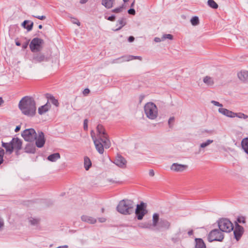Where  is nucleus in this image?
I'll list each match as a JSON object with an SVG mask.
<instances>
[{
	"instance_id": "obj_59",
	"label": "nucleus",
	"mask_w": 248,
	"mask_h": 248,
	"mask_svg": "<svg viewBox=\"0 0 248 248\" xmlns=\"http://www.w3.org/2000/svg\"><path fill=\"white\" fill-rule=\"evenodd\" d=\"M28 45V42L25 43L22 45V48L23 49H25L27 48V46Z\"/></svg>"
},
{
	"instance_id": "obj_51",
	"label": "nucleus",
	"mask_w": 248,
	"mask_h": 248,
	"mask_svg": "<svg viewBox=\"0 0 248 248\" xmlns=\"http://www.w3.org/2000/svg\"><path fill=\"white\" fill-rule=\"evenodd\" d=\"M239 223H245V219L243 217H238L237 219Z\"/></svg>"
},
{
	"instance_id": "obj_13",
	"label": "nucleus",
	"mask_w": 248,
	"mask_h": 248,
	"mask_svg": "<svg viewBox=\"0 0 248 248\" xmlns=\"http://www.w3.org/2000/svg\"><path fill=\"white\" fill-rule=\"evenodd\" d=\"M50 59V56L48 55H45L43 53H38L34 55L33 56V60L35 62H47Z\"/></svg>"
},
{
	"instance_id": "obj_41",
	"label": "nucleus",
	"mask_w": 248,
	"mask_h": 248,
	"mask_svg": "<svg viewBox=\"0 0 248 248\" xmlns=\"http://www.w3.org/2000/svg\"><path fill=\"white\" fill-rule=\"evenodd\" d=\"M4 154V150L2 148H0V165L2 164L3 162V156Z\"/></svg>"
},
{
	"instance_id": "obj_43",
	"label": "nucleus",
	"mask_w": 248,
	"mask_h": 248,
	"mask_svg": "<svg viewBox=\"0 0 248 248\" xmlns=\"http://www.w3.org/2000/svg\"><path fill=\"white\" fill-rule=\"evenodd\" d=\"M123 5H122L121 6H120L119 7L113 9L112 10V12L115 13H121L123 11Z\"/></svg>"
},
{
	"instance_id": "obj_46",
	"label": "nucleus",
	"mask_w": 248,
	"mask_h": 248,
	"mask_svg": "<svg viewBox=\"0 0 248 248\" xmlns=\"http://www.w3.org/2000/svg\"><path fill=\"white\" fill-rule=\"evenodd\" d=\"M88 122L87 119H85L83 123V129L84 130L87 131L88 130Z\"/></svg>"
},
{
	"instance_id": "obj_14",
	"label": "nucleus",
	"mask_w": 248,
	"mask_h": 248,
	"mask_svg": "<svg viewBox=\"0 0 248 248\" xmlns=\"http://www.w3.org/2000/svg\"><path fill=\"white\" fill-rule=\"evenodd\" d=\"M244 232V228L242 226L236 224L233 231V234L235 238L238 241L241 237Z\"/></svg>"
},
{
	"instance_id": "obj_57",
	"label": "nucleus",
	"mask_w": 248,
	"mask_h": 248,
	"mask_svg": "<svg viewBox=\"0 0 248 248\" xmlns=\"http://www.w3.org/2000/svg\"><path fill=\"white\" fill-rule=\"evenodd\" d=\"M15 43H16V45L17 46H21V43H20L19 41H18L17 40V39H16L15 40Z\"/></svg>"
},
{
	"instance_id": "obj_7",
	"label": "nucleus",
	"mask_w": 248,
	"mask_h": 248,
	"mask_svg": "<svg viewBox=\"0 0 248 248\" xmlns=\"http://www.w3.org/2000/svg\"><path fill=\"white\" fill-rule=\"evenodd\" d=\"M146 208L147 204L143 202L137 205L135 214L138 220L142 219L144 216L147 214L148 211Z\"/></svg>"
},
{
	"instance_id": "obj_36",
	"label": "nucleus",
	"mask_w": 248,
	"mask_h": 248,
	"mask_svg": "<svg viewBox=\"0 0 248 248\" xmlns=\"http://www.w3.org/2000/svg\"><path fill=\"white\" fill-rule=\"evenodd\" d=\"M39 219L31 217L29 218V221L31 225H37L39 222Z\"/></svg>"
},
{
	"instance_id": "obj_61",
	"label": "nucleus",
	"mask_w": 248,
	"mask_h": 248,
	"mask_svg": "<svg viewBox=\"0 0 248 248\" xmlns=\"http://www.w3.org/2000/svg\"><path fill=\"white\" fill-rule=\"evenodd\" d=\"M99 220L101 222H104L106 221V219L105 218H99Z\"/></svg>"
},
{
	"instance_id": "obj_63",
	"label": "nucleus",
	"mask_w": 248,
	"mask_h": 248,
	"mask_svg": "<svg viewBox=\"0 0 248 248\" xmlns=\"http://www.w3.org/2000/svg\"><path fill=\"white\" fill-rule=\"evenodd\" d=\"M56 248H68V246L67 245H64L62 246H59Z\"/></svg>"
},
{
	"instance_id": "obj_16",
	"label": "nucleus",
	"mask_w": 248,
	"mask_h": 248,
	"mask_svg": "<svg viewBox=\"0 0 248 248\" xmlns=\"http://www.w3.org/2000/svg\"><path fill=\"white\" fill-rule=\"evenodd\" d=\"M13 150H20L22 148V141L18 138H14L11 140Z\"/></svg>"
},
{
	"instance_id": "obj_24",
	"label": "nucleus",
	"mask_w": 248,
	"mask_h": 248,
	"mask_svg": "<svg viewBox=\"0 0 248 248\" xmlns=\"http://www.w3.org/2000/svg\"><path fill=\"white\" fill-rule=\"evenodd\" d=\"M2 146L4 147L7 152H8L10 154H12L13 152V148L12 145L11 141L9 142H4L2 141Z\"/></svg>"
},
{
	"instance_id": "obj_23",
	"label": "nucleus",
	"mask_w": 248,
	"mask_h": 248,
	"mask_svg": "<svg viewBox=\"0 0 248 248\" xmlns=\"http://www.w3.org/2000/svg\"><path fill=\"white\" fill-rule=\"evenodd\" d=\"M237 76L241 80L248 81V71H242L237 74Z\"/></svg>"
},
{
	"instance_id": "obj_20",
	"label": "nucleus",
	"mask_w": 248,
	"mask_h": 248,
	"mask_svg": "<svg viewBox=\"0 0 248 248\" xmlns=\"http://www.w3.org/2000/svg\"><path fill=\"white\" fill-rule=\"evenodd\" d=\"M81 219L83 222L90 224H94L96 222V219L95 218L87 215L82 216Z\"/></svg>"
},
{
	"instance_id": "obj_4",
	"label": "nucleus",
	"mask_w": 248,
	"mask_h": 248,
	"mask_svg": "<svg viewBox=\"0 0 248 248\" xmlns=\"http://www.w3.org/2000/svg\"><path fill=\"white\" fill-rule=\"evenodd\" d=\"M144 111L146 117L150 120H155L158 116L157 108L153 102L147 103L144 107Z\"/></svg>"
},
{
	"instance_id": "obj_39",
	"label": "nucleus",
	"mask_w": 248,
	"mask_h": 248,
	"mask_svg": "<svg viewBox=\"0 0 248 248\" xmlns=\"http://www.w3.org/2000/svg\"><path fill=\"white\" fill-rule=\"evenodd\" d=\"M190 22L193 26H197L199 24V19L197 16L192 17L190 20Z\"/></svg>"
},
{
	"instance_id": "obj_29",
	"label": "nucleus",
	"mask_w": 248,
	"mask_h": 248,
	"mask_svg": "<svg viewBox=\"0 0 248 248\" xmlns=\"http://www.w3.org/2000/svg\"><path fill=\"white\" fill-rule=\"evenodd\" d=\"M60 158V155L58 153L52 154L47 157V159L51 162H55Z\"/></svg>"
},
{
	"instance_id": "obj_26",
	"label": "nucleus",
	"mask_w": 248,
	"mask_h": 248,
	"mask_svg": "<svg viewBox=\"0 0 248 248\" xmlns=\"http://www.w3.org/2000/svg\"><path fill=\"white\" fill-rule=\"evenodd\" d=\"M139 227L141 228L148 229L151 230H155V229L151 223L149 222H143L139 224Z\"/></svg>"
},
{
	"instance_id": "obj_40",
	"label": "nucleus",
	"mask_w": 248,
	"mask_h": 248,
	"mask_svg": "<svg viewBox=\"0 0 248 248\" xmlns=\"http://www.w3.org/2000/svg\"><path fill=\"white\" fill-rule=\"evenodd\" d=\"M213 140H208L200 144V147L201 148H204L209 145L211 143H213Z\"/></svg>"
},
{
	"instance_id": "obj_12",
	"label": "nucleus",
	"mask_w": 248,
	"mask_h": 248,
	"mask_svg": "<svg viewBox=\"0 0 248 248\" xmlns=\"http://www.w3.org/2000/svg\"><path fill=\"white\" fill-rule=\"evenodd\" d=\"M35 140H36L35 144L37 147H43L46 141L44 133L41 131H38V135L36 134V139Z\"/></svg>"
},
{
	"instance_id": "obj_8",
	"label": "nucleus",
	"mask_w": 248,
	"mask_h": 248,
	"mask_svg": "<svg viewBox=\"0 0 248 248\" xmlns=\"http://www.w3.org/2000/svg\"><path fill=\"white\" fill-rule=\"evenodd\" d=\"M44 43L43 39L36 37L33 38L30 44V48L31 52H39L41 50L42 45Z\"/></svg>"
},
{
	"instance_id": "obj_11",
	"label": "nucleus",
	"mask_w": 248,
	"mask_h": 248,
	"mask_svg": "<svg viewBox=\"0 0 248 248\" xmlns=\"http://www.w3.org/2000/svg\"><path fill=\"white\" fill-rule=\"evenodd\" d=\"M138 59L140 60H142V58L139 56H132V55H125L119 57L117 59H113L111 61V63H122L125 62H128L129 61Z\"/></svg>"
},
{
	"instance_id": "obj_10",
	"label": "nucleus",
	"mask_w": 248,
	"mask_h": 248,
	"mask_svg": "<svg viewBox=\"0 0 248 248\" xmlns=\"http://www.w3.org/2000/svg\"><path fill=\"white\" fill-rule=\"evenodd\" d=\"M91 136L93 140V143L96 150L99 154H103L104 151L105 147L101 140L99 138H98V137H96L95 133L93 130H92L91 131Z\"/></svg>"
},
{
	"instance_id": "obj_5",
	"label": "nucleus",
	"mask_w": 248,
	"mask_h": 248,
	"mask_svg": "<svg viewBox=\"0 0 248 248\" xmlns=\"http://www.w3.org/2000/svg\"><path fill=\"white\" fill-rule=\"evenodd\" d=\"M219 229L223 232H229L233 230L232 223L227 218H221L217 221Z\"/></svg>"
},
{
	"instance_id": "obj_38",
	"label": "nucleus",
	"mask_w": 248,
	"mask_h": 248,
	"mask_svg": "<svg viewBox=\"0 0 248 248\" xmlns=\"http://www.w3.org/2000/svg\"><path fill=\"white\" fill-rule=\"evenodd\" d=\"M208 5L213 9H217L218 8L217 4L214 0H208L207 1Z\"/></svg>"
},
{
	"instance_id": "obj_60",
	"label": "nucleus",
	"mask_w": 248,
	"mask_h": 248,
	"mask_svg": "<svg viewBox=\"0 0 248 248\" xmlns=\"http://www.w3.org/2000/svg\"><path fill=\"white\" fill-rule=\"evenodd\" d=\"M88 0H80V3L81 4H84L86 3Z\"/></svg>"
},
{
	"instance_id": "obj_58",
	"label": "nucleus",
	"mask_w": 248,
	"mask_h": 248,
	"mask_svg": "<svg viewBox=\"0 0 248 248\" xmlns=\"http://www.w3.org/2000/svg\"><path fill=\"white\" fill-rule=\"evenodd\" d=\"M89 92H90V90L88 89H84V90L83 91V93L84 94H86L89 93Z\"/></svg>"
},
{
	"instance_id": "obj_50",
	"label": "nucleus",
	"mask_w": 248,
	"mask_h": 248,
	"mask_svg": "<svg viewBox=\"0 0 248 248\" xmlns=\"http://www.w3.org/2000/svg\"><path fill=\"white\" fill-rule=\"evenodd\" d=\"M154 41L156 43H159V42H160L161 41H163V40H162V38H160L159 37H155L154 38Z\"/></svg>"
},
{
	"instance_id": "obj_42",
	"label": "nucleus",
	"mask_w": 248,
	"mask_h": 248,
	"mask_svg": "<svg viewBox=\"0 0 248 248\" xmlns=\"http://www.w3.org/2000/svg\"><path fill=\"white\" fill-rule=\"evenodd\" d=\"M166 39L172 40L173 39V36L170 34H164L162 37V40L164 41Z\"/></svg>"
},
{
	"instance_id": "obj_17",
	"label": "nucleus",
	"mask_w": 248,
	"mask_h": 248,
	"mask_svg": "<svg viewBox=\"0 0 248 248\" xmlns=\"http://www.w3.org/2000/svg\"><path fill=\"white\" fill-rule=\"evenodd\" d=\"M187 166L186 165H182L178 163H173L170 167L172 170L176 172H182L187 168Z\"/></svg>"
},
{
	"instance_id": "obj_64",
	"label": "nucleus",
	"mask_w": 248,
	"mask_h": 248,
	"mask_svg": "<svg viewBox=\"0 0 248 248\" xmlns=\"http://www.w3.org/2000/svg\"><path fill=\"white\" fill-rule=\"evenodd\" d=\"M4 103V101L2 97H0V106Z\"/></svg>"
},
{
	"instance_id": "obj_55",
	"label": "nucleus",
	"mask_w": 248,
	"mask_h": 248,
	"mask_svg": "<svg viewBox=\"0 0 248 248\" xmlns=\"http://www.w3.org/2000/svg\"><path fill=\"white\" fill-rule=\"evenodd\" d=\"M145 96L144 95H140L139 97V99H140V103L143 100V99H144Z\"/></svg>"
},
{
	"instance_id": "obj_35",
	"label": "nucleus",
	"mask_w": 248,
	"mask_h": 248,
	"mask_svg": "<svg viewBox=\"0 0 248 248\" xmlns=\"http://www.w3.org/2000/svg\"><path fill=\"white\" fill-rule=\"evenodd\" d=\"M234 118L236 117L241 119H247L248 118V116L242 112L234 113Z\"/></svg>"
},
{
	"instance_id": "obj_25",
	"label": "nucleus",
	"mask_w": 248,
	"mask_h": 248,
	"mask_svg": "<svg viewBox=\"0 0 248 248\" xmlns=\"http://www.w3.org/2000/svg\"><path fill=\"white\" fill-rule=\"evenodd\" d=\"M50 105H48L47 103H46L44 105L38 108V113L40 115H42L45 113L46 112L48 111V110L50 108Z\"/></svg>"
},
{
	"instance_id": "obj_44",
	"label": "nucleus",
	"mask_w": 248,
	"mask_h": 248,
	"mask_svg": "<svg viewBox=\"0 0 248 248\" xmlns=\"http://www.w3.org/2000/svg\"><path fill=\"white\" fill-rule=\"evenodd\" d=\"M211 103L216 106L219 107L220 108H222L223 107L222 104H220L219 102L216 101L212 100L211 101Z\"/></svg>"
},
{
	"instance_id": "obj_18",
	"label": "nucleus",
	"mask_w": 248,
	"mask_h": 248,
	"mask_svg": "<svg viewBox=\"0 0 248 248\" xmlns=\"http://www.w3.org/2000/svg\"><path fill=\"white\" fill-rule=\"evenodd\" d=\"M117 166L121 168H124L126 165L125 159L121 155H118L114 162Z\"/></svg>"
},
{
	"instance_id": "obj_15",
	"label": "nucleus",
	"mask_w": 248,
	"mask_h": 248,
	"mask_svg": "<svg viewBox=\"0 0 248 248\" xmlns=\"http://www.w3.org/2000/svg\"><path fill=\"white\" fill-rule=\"evenodd\" d=\"M170 226V222L165 219L161 218L159 222L158 226L155 229L156 230H159L163 229L164 230H168Z\"/></svg>"
},
{
	"instance_id": "obj_32",
	"label": "nucleus",
	"mask_w": 248,
	"mask_h": 248,
	"mask_svg": "<svg viewBox=\"0 0 248 248\" xmlns=\"http://www.w3.org/2000/svg\"><path fill=\"white\" fill-rule=\"evenodd\" d=\"M114 0H102V4L106 8L109 9L113 6Z\"/></svg>"
},
{
	"instance_id": "obj_53",
	"label": "nucleus",
	"mask_w": 248,
	"mask_h": 248,
	"mask_svg": "<svg viewBox=\"0 0 248 248\" xmlns=\"http://www.w3.org/2000/svg\"><path fill=\"white\" fill-rule=\"evenodd\" d=\"M73 23L77 24L78 26H79L80 23L79 21L77 19H74V20L73 21Z\"/></svg>"
},
{
	"instance_id": "obj_9",
	"label": "nucleus",
	"mask_w": 248,
	"mask_h": 248,
	"mask_svg": "<svg viewBox=\"0 0 248 248\" xmlns=\"http://www.w3.org/2000/svg\"><path fill=\"white\" fill-rule=\"evenodd\" d=\"M36 134L35 130L33 128L25 129L22 133V136L24 139L29 142H32L36 139Z\"/></svg>"
},
{
	"instance_id": "obj_6",
	"label": "nucleus",
	"mask_w": 248,
	"mask_h": 248,
	"mask_svg": "<svg viewBox=\"0 0 248 248\" xmlns=\"http://www.w3.org/2000/svg\"><path fill=\"white\" fill-rule=\"evenodd\" d=\"M224 237L223 232L217 229L212 230L207 236L208 240L210 242L215 241L222 242Z\"/></svg>"
},
{
	"instance_id": "obj_19",
	"label": "nucleus",
	"mask_w": 248,
	"mask_h": 248,
	"mask_svg": "<svg viewBox=\"0 0 248 248\" xmlns=\"http://www.w3.org/2000/svg\"><path fill=\"white\" fill-rule=\"evenodd\" d=\"M218 112L223 115H225L228 117L234 118V112L231 111L225 108H220L218 109Z\"/></svg>"
},
{
	"instance_id": "obj_34",
	"label": "nucleus",
	"mask_w": 248,
	"mask_h": 248,
	"mask_svg": "<svg viewBox=\"0 0 248 248\" xmlns=\"http://www.w3.org/2000/svg\"><path fill=\"white\" fill-rule=\"evenodd\" d=\"M26 152L28 153H34L35 151V148L30 143H28L25 148Z\"/></svg>"
},
{
	"instance_id": "obj_49",
	"label": "nucleus",
	"mask_w": 248,
	"mask_h": 248,
	"mask_svg": "<svg viewBox=\"0 0 248 248\" xmlns=\"http://www.w3.org/2000/svg\"><path fill=\"white\" fill-rule=\"evenodd\" d=\"M107 19L109 21H113L115 19V16L114 15H112V16L108 17L107 18Z\"/></svg>"
},
{
	"instance_id": "obj_48",
	"label": "nucleus",
	"mask_w": 248,
	"mask_h": 248,
	"mask_svg": "<svg viewBox=\"0 0 248 248\" xmlns=\"http://www.w3.org/2000/svg\"><path fill=\"white\" fill-rule=\"evenodd\" d=\"M128 13L130 15H135V10L133 8H130L128 10Z\"/></svg>"
},
{
	"instance_id": "obj_62",
	"label": "nucleus",
	"mask_w": 248,
	"mask_h": 248,
	"mask_svg": "<svg viewBox=\"0 0 248 248\" xmlns=\"http://www.w3.org/2000/svg\"><path fill=\"white\" fill-rule=\"evenodd\" d=\"M193 230H190V231H189L188 232V234L189 236H190V235H192V234H193Z\"/></svg>"
},
{
	"instance_id": "obj_21",
	"label": "nucleus",
	"mask_w": 248,
	"mask_h": 248,
	"mask_svg": "<svg viewBox=\"0 0 248 248\" xmlns=\"http://www.w3.org/2000/svg\"><path fill=\"white\" fill-rule=\"evenodd\" d=\"M21 26L28 31H30L32 29L33 22L30 20H26L22 22Z\"/></svg>"
},
{
	"instance_id": "obj_30",
	"label": "nucleus",
	"mask_w": 248,
	"mask_h": 248,
	"mask_svg": "<svg viewBox=\"0 0 248 248\" xmlns=\"http://www.w3.org/2000/svg\"><path fill=\"white\" fill-rule=\"evenodd\" d=\"M92 166V162L88 156H85L84 158V167L86 170H89Z\"/></svg>"
},
{
	"instance_id": "obj_2",
	"label": "nucleus",
	"mask_w": 248,
	"mask_h": 248,
	"mask_svg": "<svg viewBox=\"0 0 248 248\" xmlns=\"http://www.w3.org/2000/svg\"><path fill=\"white\" fill-rule=\"evenodd\" d=\"M134 203L133 201L124 199L119 202L116 209L121 214L129 215L134 212Z\"/></svg>"
},
{
	"instance_id": "obj_3",
	"label": "nucleus",
	"mask_w": 248,
	"mask_h": 248,
	"mask_svg": "<svg viewBox=\"0 0 248 248\" xmlns=\"http://www.w3.org/2000/svg\"><path fill=\"white\" fill-rule=\"evenodd\" d=\"M96 130L98 138L101 140L106 149L109 148L111 146V142L103 126L100 124H98L96 127Z\"/></svg>"
},
{
	"instance_id": "obj_27",
	"label": "nucleus",
	"mask_w": 248,
	"mask_h": 248,
	"mask_svg": "<svg viewBox=\"0 0 248 248\" xmlns=\"http://www.w3.org/2000/svg\"><path fill=\"white\" fill-rule=\"evenodd\" d=\"M159 216L158 213H154L153 216V223L152 224L155 229L157 227L159 222Z\"/></svg>"
},
{
	"instance_id": "obj_54",
	"label": "nucleus",
	"mask_w": 248,
	"mask_h": 248,
	"mask_svg": "<svg viewBox=\"0 0 248 248\" xmlns=\"http://www.w3.org/2000/svg\"><path fill=\"white\" fill-rule=\"evenodd\" d=\"M20 128H21L20 125H17V126H16V128H15V131L16 132H18V131L20 130Z\"/></svg>"
},
{
	"instance_id": "obj_1",
	"label": "nucleus",
	"mask_w": 248,
	"mask_h": 248,
	"mask_svg": "<svg viewBox=\"0 0 248 248\" xmlns=\"http://www.w3.org/2000/svg\"><path fill=\"white\" fill-rule=\"evenodd\" d=\"M18 108L26 116L33 117L36 114V103L31 97L26 96L23 97L19 102Z\"/></svg>"
},
{
	"instance_id": "obj_22",
	"label": "nucleus",
	"mask_w": 248,
	"mask_h": 248,
	"mask_svg": "<svg viewBox=\"0 0 248 248\" xmlns=\"http://www.w3.org/2000/svg\"><path fill=\"white\" fill-rule=\"evenodd\" d=\"M195 248H206V245L202 238L195 239Z\"/></svg>"
},
{
	"instance_id": "obj_28",
	"label": "nucleus",
	"mask_w": 248,
	"mask_h": 248,
	"mask_svg": "<svg viewBox=\"0 0 248 248\" xmlns=\"http://www.w3.org/2000/svg\"><path fill=\"white\" fill-rule=\"evenodd\" d=\"M46 97L47 98L48 101L51 102L54 105H55L56 107H58L59 106V104L58 101L57 99H56L53 95H52L50 94L47 93L46 94Z\"/></svg>"
},
{
	"instance_id": "obj_31",
	"label": "nucleus",
	"mask_w": 248,
	"mask_h": 248,
	"mask_svg": "<svg viewBox=\"0 0 248 248\" xmlns=\"http://www.w3.org/2000/svg\"><path fill=\"white\" fill-rule=\"evenodd\" d=\"M241 145L245 152L248 154V138H246L242 140L241 141Z\"/></svg>"
},
{
	"instance_id": "obj_47",
	"label": "nucleus",
	"mask_w": 248,
	"mask_h": 248,
	"mask_svg": "<svg viewBox=\"0 0 248 248\" xmlns=\"http://www.w3.org/2000/svg\"><path fill=\"white\" fill-rule=\"evenodd\" d=\"M33 16L40 20H44L46 18V16Z\"/></svg>"
},
{
	"instance_id": "obj_45",
	"label": "nucleus",
	"mask_w": 248,
	"mask_h": 248,
	"mask_svg": "<svg viewBox=\"0 0 248 248\" xmlns=\"http://www.w3.org/2000/svg\"><path fill=\"white\" fill-rule=\"evenodd\" d=\"M174 121V117H170V119H169L168 124H169V127L170 128H171L172 127V125L171 124V123H173Z\"/></svg>"
},
{
	"instance_id": "obj_33",
	"label": "nucleus",
	"mask_w": 248,
	"mask_h": 248,
	"mask_svg": "<svg viewBox=\"0 0 248 248\" xmlns=\"http://www.w3.org/2000/svg\"><path fill=\"white\" fill-rule=\"evenodd\" d=\"M204 83L208 86H212L214 84V81L212 78L206 76L203 80Z\"/></svg>"
},
{
	"instance_id": "obj_52",
	"label": "nucleus",
	"mask_w": 248,
	"mask_h": 248,
	"mask_svg": "<svg viewBox=\"0 0 248 248\" xmlns=\"http://www.w3.org/2000/svg\"><path fill=\"white\" fill-rule=\"evenodd\" d=\"M135 39V38L132 36H130L128 37V41L129 42H132L134 41Z\"/></svg>"
},
{
	"instance_id": "obj_56",
	"label": "nucleus",
	"mask_w": 248,
	"mask_h": 248,
	"mask_svg": "<svg viewBox=\"0 0 248 248\" xmlns=\"http://www.w3.org/2000/svg\"><path fill=\"white\" fill-rule=\"evenodd\" d=\"M149 175L151 176H153L155 175L154 171L153 170H151L149 171Z\"/></svg>"
},
{
	"instance_id": "obj_37",
	"label": "nucleus",
	"mask_w": 248,
	"mask_h": 248,
	"mask_svg": "<svg viewBox=\"0 0 248 248\" xmlns=\"http://www.w3.org/2000/svg\"><path fill=\"white\" fill-rule=\"evenodd\" d=\"M117 23H119L120 26L116 29H114L113 31H118L120 30L123 27H124L125 25V22H124L123 18L118 20Z\"/></svg>"
}]
</instances>
